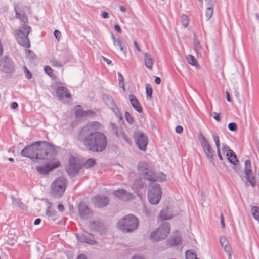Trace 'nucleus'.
<instances>
[{"label":"nucleus","mask_w":259,"mask_h":259,"mask_svg":"<svg viewBox=\"0 0 259 259\" xmlns=\"http://www.w3.org/2000/svg\"><path fill=\"white\" fill-rule=\"evenodd\" d=\"M170 241L171 245H179L181 241V237L180 235H176L172 237Z\"/></svg>","instance_id":"c9c22d12"},{"label":"nucleus","mask_w":259,"mask_h":259,"mask_svg":"<svg viewBox=\"0 0 259 259\" xmlns=\"http://www.w3.org/2000/svg\"><path fill=\"white\" fill-rule=\"evenodd\" d=\"M15 10L16 12V17L21 20L22 23L24 24H26L27 22V18L25 15L24 14H21L18 13L16 8H15Z\"/></svg>","instance_id":"473e14b6"},{"label":"nucleus","mask_w":259,"mask_h":259,"mask_svg":"<svg viewBox=\"0 0 259 259\" xmlns=\"http://www.w3.org/2000/svg\"><path fill=\"white\" fill-rule=\"evenodd\" d=\"M121 133L122 137L123 138V139L127 143H130L131 140H130V138L127 136V135L126 134H125L124 133L122 132V131L121 132Z\"/></svg>","instance_id":"5fc2aeb1"},{"label":"nucleus","mask_w":259,"mask_h":259,"mask_svg":"<svg viewBox=\"0 0 259 259\" xmlns=\"http://www.w3.org/2000/svg\"><path fill=\"white\" fill-rule=\"evenodd\" d=\"M51 64L54 67H61L62 66V65L59 62H57L56 60H52L51 61Z\"/></svg>","instance_id":"864d4df0"},{"label":"nucleus","mask_w":259,"mask_h":259,"mask_svg":"<svg viewBox=\"0 0 259 259\" xmlns=\"http://www.w3.org/2000/svg\"><path fill=\"white\" fill-rule=\"evenodd\" d=\"M56 94L59 99L64 102H68L71 98V94L68 89L64 87H59L56 90Z\"/></svg>","instance_id":"4468645a"},{"label":"nucleus","mask_w":259,"mask_h":259,"mask_svg":"<svg viewBox=\"0 0 259 259\" xmlns=\"http://www.w3.org/2000/svg\"><path fill=\"white\" fill-rule=\"evenodd\" d=\"M194 40H193V45L196 54L198 55L199 52L202 49V46L200 44L199 40L197 39L196 35L195 33H194Z\"/></svg>","instance_id":"bb28decb"},{"label":"nucleus","mask_w":259,"mask_h":259,"mask_svg":"<svg viewBox=\"0 0 259 259\" xmlns=\"http://www.w3.org/2000/svg\"><path fill=\"white\" fill-rule=\"evenodd\" d=\"M146 92L147 97L151 98L152 94V88L149 84L146 85Z\"/></svg>","instance_id":"79ce46f5"},{"label":"nucleus","mask_w":259,"mask_h":259,"mask_svg":"<svg viewBox=\"0 0 259 259\" xmlns=\"http://www.w3.org/2000/svg\"><path fill=\"white\" fill-rule=\"evenodd\" d=\"M220 242L224 251L228 254L229 257H231V247L229 245V242L225 236H221L220 238Z\"/></svg>","instance_id":"aec40b11"},{"label":"nucleus","mask_w":259,"mask_h":259,"mask_svg":"<svg viewBox=\"0 0 259 259\" xmlns=\"http://www.w3.org/2000/svg\"><path fill=\"white\" fill-rule=\"evenodd\" d=\"M84 242L92 245L95 244L96 243L95 240L93 239H91L89 235H87V236L85 238V240Z\"/></svg>","instance_id":"49530a36"},{"label":"nucleus","mask_w":259,"mask_h":259,"mask_svg":"<svg viewBox=\"0 0 259 259\" xmlns=\"http://www.w3.org/2000/svg\"><path fill=\"white\" fill-rule=\"evenodd\" d=\"M110 126L112 128V132L116 136H118L117 127L116 124L113 122L110 123Z\"/></svg>","instance_id":"09e8293b"},{"label":"nucleus","mask_w":259,"mask_h":259,"mask_svg":"<svg viewBox=\"0 0 259 259\" xmlns=\"http://www.w3.org/2000/svg\"><path fill=\"white\" fill-rule=\"evenodd\" d=\"M251 212L254 219L259 222V207L257 206H252L251 209Z\"/></svg>","instance_id":"2f4dec72"},{"label":"nucleus","mask_w":259,"mask_h":259,"mask_svg":"<svg viewBox=\"0 0 259 259\" xmlns=\"http://www.w3.org/2000/svg\"><path fill=\"white\" fill-rule=\"evenodd\" d=\"M78 213L80 218L84 220L90 218L92 215V212L84 203H80L79 204Z\"/></svg>","instance_id":"dca6fc26"},{"label":"nucleus","mask_w":259,"mask_h":259,"mask_svg":"<svg viewBox=\"0 0 259 259\" xmlns=\"http://www.w3.org/2000/svg\"><path fill=\"white\" fill-rule=\"evenodd\" d=\"M213 139L215 142L217 149L220 148V142L219 137L215 134H213Z\"/></svg>","instance_id":"8fccbe9b"},{"label":"nucleus","mask_w":259,"mask_h":259,"mask_svg":"<svg viewBox=\"0 0 259 259\" xmlns=\"http://www.w3.org/2000/svg\"><path fill=\"white\" fill-rule=\"evenodd\" d=\"M95 114V112L92 110L84 111L80 108H77L75 111V115L77 117H87L92 116Z\"/></svg>","instance_id":"412c9836"},{"label":"nucleus","mask_w":259,"mask_h":259,"mask_svg":"<svg viewBox=\"0 0 259 259\" xmlns=\"http://www.w3.org/2000/svg\"><path fill=\"white\" fill-rule=\"evenodd\" d=\"M170 226L168 223L163 222L158 229L150 234V238L153 241H159L165 239L170 232Z\"/></svg>","instance_id":"0eeeda50"},{"label":"nucleus","mask_w":259,"mask_h":259,"mask_svg":"<svg viewBox=\"0 0 259 259\" xmlns=\"http://www.w3.org/2000/svg\"><path fill=\"white\" fill-rule=\"evenodd\" d=\"M114 29L118 32H119V33L121 32V29L120 26L118 24H116L114 25Z\"/></svg>","instance_id":"e2e57ef3"},{"label":"nucleus","mask_w":259,"mask_h":259,"mask_svg":"<svg viewBox=\"0 0 259 259\" xmlns=\"http://www.w3.org/2000/svg\"><path fill=\"white\" fill-rule=\"evenodd\" d=\"M221 220H220V223H221V226L222 228H224L225 227V222H224V217H223V214H222L221 215Z\"/></svg>","instance_id":"052dcab7"},{"label":"nucleus","mask_w":259,"mask_h":259,"mask_svg":"<svg viewBox=\"0 0 259 259\" xmlns=\"http://www.w3.org/2000/svg\"><path fill=\"white\" fill-rule=\"evenodd\" d=\"M24 71L25 72V77L30 79L31 78V74L29 71L27 69V68L25 66L24 67Z\"/></svg>","instance_id":"3c124183"},{"label":"nucleus","mask_w":259,"mask_h":259,"mask_svg":"<svg viewBox=\"0 0 259 259\" xmlns=\"http://www.w3.org/2000/svg\"><path fill=\"white\" fill-rule=\"evenodd\" d=\"M185 256L186 259H199L197 257L195 253L192 252L189 250H187L185 252Z\"/></svg>","instance_id":"e433bc0d"},{"label":"nucleus","mask_w":259,"mask_h":259,"mask_svg":"<svg viewBox=\"0 0 259 259\" xmlns=\"http://www.w3.org/2000/svg\"><path fill=\"white\" fill-rule=\"evenodd\" d=\"M176 132L180 134L183 132V127L182 126L180 125H178L176 127Z\"/></svg>","instance_id":"13d9d810"},{"label":"nucleus","mask_w":259,"mask_h":259,"mask_svg":"<svg viewBox=\"0 0 259 259\" xmlns=\"http://www.w3.org/2000/svg\"><path fill=\"white\" fill-rule=\"evenodd\" d=\"M103 99L106 104L110 108L111 107H113L116 103L113 99V98L107 95H104L103 96Z\"/></svg>","instance_id":"a878e982"},{"label":"nucleus","mask_w":259,"mask_h":259,"mask_svg":"<svg viewBox=\"0 0 259 259\" xmlns=\"http://www.w3.org/2000/svg\"><path fill=\"white\" fill-rule=\"evenodd\" d=\"M100 128L101 124L97 121L89 122L82 128L78 139L87 150L97 153L105 150L107 139L103 133L98 131Z\"/></svg>","instance_id":"f257e3e1"},{"label":"nucleus","mask_w":259,"mask_h":259,"mask_svg":"<svg viewBox=\"0 0 259 259\" xmlns=\"http://www.w3.org/2000/svg\"><path fill=\"white\" fill-rule=\"evenodd\" d=\"M125 118L127 122L130 124H132L134 123V120L133 118L127 111H126L125 113Z\"/></svg>","instance_id":"a19ab883"},{"label":"nucleus","mask_w":259,"mask_h":259,"mask_svg":"<svg viewBox=\"0 0 259 259\" xmlns=\"http://www.w3.org/2000/svg\"><path fill=\"white\" fill-rule=\"evenodd\" d=\"M46 214L48 217L54 216L55 214V211L51 208V206H50L46 210Z\"/></svg>","instance_id":"c03bdc74"},{"label":"nucleus","mask_w":259,"mask_h":259,"mask_svg":"<svg viewBox=\"0 0 259 259\" xmlns=\"http://www.w3.org/2000/svg\"><path fill=\"white\" fill-rule=\"evenodd\" d=\"M162 188L158 184H154L148 193V200L151 204H157L161 199Z\"/></svg>","instance_id":"9d476101"},{"label":"nucleus","mask_w":259,"mask_h":259,"mask_svg":"<svg viewBox=\"0 0 259 259\" xmlns=\"http://www.w3.org/2000/svg\"><path fill=\"white\" fill-rule=\"evenodd\" d=\"M217 154H218V157L219 158V159L220 160H223V157L221 155V151H220V149H217Z\"/></svg>","instance_id":"0e129e2a"},{"label":"nucleus","mask_w":259,"mask_h":259,"mask_svg":"<svg viewBox=\"0 0 259 259\" xmlns=\"http://www.w3.org/2000/svg\"><path fill=\"white\" fill-rule=\"evenodd\" d=\"M139 225L138 219L133 214H128L120 219L117 223V227L124 233H131Z\"/></svg>","instance_id":"7ed1b4c3"},{"label":"nucleus","mask_w":259,"mask_h":259,"mask_svg":"<svg viewBox=\"0 0 259 259\" xmlns=\"http://www.w3.org/2000/svg\"><path fill=\"white\" fill-rule=\"evenodd\" d=\"M44 71L46 72V73L50 77H52L53 76V70L50 66H45Z\"/></svg>","instance_id":"37998d69"},{"label":"nucleus","mask_w":259,"mask_h":259,"mask_svg":"<svg viewBox=\"0 0 259 259\" xmlns=\"http://www.w3.org/2000/svg\"><path fill=\"white\" fill-rule=\"evenodd\" d=\"M76 236L77 238L78 239V240L79 241H80L81 242H84L85 240V238L87 236V235L82 234H80V235L76 234Z\"/></svg>","instance_id":"de8ad7c7"},{"label":"nucleus","mask_w":259,"mask_h":259,"mask_svg":"<svg viewBox=\"0 0 259 259\" xmlns=\"http://www.w3.org/2000/svg\"><path fill=\"white\" fill-rule=\"evenodd\" d=\"M110 109L113 111L116 116L119 118V120H122L121 114L119 108L117 107L116 104Z\"/></svg>","instance_id":"72a5a7b5"},{"label":"nucleus","mask_w":259,"mask_h":259,"mask_svg":"<svg viewBox=\"0 0 259 259\" xmlns=\"http://www.w3.org/2000/svg\"><path fill=\"white\" fill-rule=\"evenodd\" d=\"M207 3L208 7H212L213 8L214 5V0H205Z\"/></svg>","instance_id":"6e6d98bb"},{"label":"nucleus","mask_w":259,"mask_h":259,"mask_svg":"<svg viewBox=\"0 0 259 259\" xmlns=\"http://www.w3.org/2000/svg\"><path fill=\"white\" fill-rule=\"evenodd\" d=\"M228 150H231L230 149L229 147L225 144H223V147H222V150L226 151V153L227 151H228Z\"/></svg>","instance_id":"680f3d73"},{"label":"nucleus","mask_w":259,"mask_h":259,"mask_svg":"<svg viewBox=\"0 0 259 259\" xmlns=\"http://www.w3.org/2000/svg\"><path fill=\"white\" fill-rule=\"evenodd\" d=\"M137 170L140 177L150 181H157V178L152 171L150 166L146 162H140L137 165Z\"/></svg>","instance_id":"39448f33"},{"label":"nucleus","mask_w":259,"mask_h":259,"mask_svg":"<svg viewBox=\"0 0 259 259\" xmlns=\"http://www.w3.org/2000/svg\"><path fill=\"white\" fill-rule=\"evenodd\" d=\"M31 29V28L30 26L25 25L21 26L18 29L16 30V39L20 45L26 48H29L30 47L28 36Z\"/></svg>","instance_id":"423d86ee"},{"label":"nucleus","mask_w":259,"mask_h":259,"mask_svg":"<svg viewBox=\"0 0 259 259\" xmlns=\"http://www.w3.org/2000/svg\"><path fill=\"white\" fill-rule=\"evenodd\" d=\"M173 215L168 208H163L159 213V218L162 220H167L171 219Z\"/></svg>","instance_id":"393cba45"},{"label":"nucleus","mask_w":259,"mask_h":259,"mask_svg":"<svg viewBox=\"0 0 259 259\" xmlns=\"http://www.w3.org/2000/svg\"><path fill=\"white\" fill-rule=\"evenodd\" d=\"M198 139L207 158L214 165V155L211 145L201 132L199 133Z\"/></svg>","instance_id":"6e6552de"},{"label":"nucleus","mask_w":259,"mask_h":259,"mask_svg":"<svg viewBox=\"0 0 259 259\" xmlns=\"http://www.w3.org/2000/svg\"><path fill=\"white\" fill-rule=\"evenodd\" d=\"M186 59L189 64L195 66L196 68L199 67V65L197 62V60L193 56L191 55H188L186 57Z\"/></svg>","instance_id":"cd10ccee"},{"label":"nucleus","mask_w":259,"mask_h":259,"mask_svg":"<svg viewBox=\"0 0 259 259\" xmlns=\"http://www.w3.org/2000/svg\"><path fill=\"white\" fill-rule=\"evenodd\" d=\"M133 137L139 148L145 151L148 144L147 136L143 132L137 131L134 133Z\"/></svg>","instance_id":"9b49d317"},{"label":"nucleus","mask_w":259,"mask_h":259,"mask_svg":"<svg viewBox=\"0 0 259 259\" xmlns=\"http://www.w3.org/2000/svg\"><path fill=\"white\" fill-rule=\"evenodd\" d=\"M226 157L230 163L233 165H237L238 161L236 154L232 150H228L226 153Z\"/></svg>","instance_id":"4be33fe9"},{"label":"nucleus","mask_w":259,"mask_h":259,"mask_svg":"<svg viewBox=\"0 0 259 259\" xmlns=\"http://www.w3.org/2000/svg\"><path fill=\"white\" fill-rule=\"evenodd\" d=\"M54 36L55 37V38L58 40H59L61 37V32L58 30H55L54 32Z\"/></svg>","instance_id":"603ef678"},{"label":"nucleus","mask_w":259,"mask_h":259,"mask_svg":"<svg viewBox=\"0 0 259 259\" xmlns=\"http://www.w3.org/2000/svg\"><path fill=\"white\" fill-rule=\"evenodd\" d=\"M182 23L185 27H187L189 24V19L188 16L183 14L181 17Z\"/></svg>","instance_id":"4c0bfd02"},{"label":"nucleus","mask_w":259,"mask_h":259,"mask_svg":"<svg viewBox=\"0 0 259 259\" xmlns=\"http://www.w3.org/2000/svg\"><path fill=\"white\" fill-rule=\"evenodd\" d=\"M93 201L95 206L99 208L106 207L109 202L107 197L101 196L95 197Z\"/></svg>","instance_id":"a211bd4d"},{"label":"nucleus","mask_w":259,"mask_h":259,"mask_svg":"<svg viewBox=\"0 0 259 259\" xmlns=\"http://www.w3.org/2000/svg\"><path fill=\"white\" fill-rule=\"evenodd\" d=\"M25 54L27 58L30 60H33L35 58L34 54L30 50L26 49L25 50Z\"/></svg>","instance_id":"ea45409f"},{"label":"nucleus","mask_w":259,"mask_h":259,"mask_svg":"<svg viewBox=\"0 0 259 259\" xmlns=\"http://www.w3.org/2000/svg\"><path fill=\"white\" fill-rule=\"evenodd\" d=\"M213 12V8L208 7L206 8L205 11V16L206 20L208 21L212 16Z\"/></svg>","instance_id":"f704fd0d"},{"label":"nucleus","mask_w":259,"mask_h":259,"mask_svg":"<svg viewBox=\"0 0 259 259\" xmlns=\"http://www.w3.org/2000/svg\"><path fill=\"white\" fill-rule=\"evenodd\" d=\"M119 82L124 81V78L120 73H118Z\"/></svg>","instance_id":"338daca9"},{"label":"nucleus","mask_w":259,"mask_h":259,"mask_svg":"<svg viewBox=\"0 0 259 259\" xmlns=\"http://www.w3.org/2000/svg\"><path fill=\"white\" fill-rule=\"evenodd\" d=\"M244 172L245 177L247 182L249 183L253 187H254L256 185L255 178L251 169V162L249 160L245 161Z\"/></svg>","instance_id":"ddd939ff"},{"label":"nucleus","mask_w":259,"mask_h":259,"mask_svg":"<svg viewBox=\"0 0 259 259\" xmlns=\"http://www.w3.org/2000/svg\"><path fill=\"white\" fill-rule=\"evenodd\" d=\"M58 209L60 212L63 211V210H64V206L62 204H59L58 205Z\"/></svg>","instance_id":"774afa93"},{"label":"nucleus","mask_w":259,"mask_h":259,"mask_svg":"<svg viewBox=\"0 0 259 259\" xmlns=\"http://www.w3.org/2000/svg\"><path fill=\"white\" fill-rule=\"evenodd\" d=\"M55 151L54 147L47 142L37 141L26 147L21 151L23 157L31 159H54Z\"/></svg>","instance_id":"f03ea898"},{"label":"nucleus","mask_w":259,"mask_h":259,"mask_svg":"<svg viewBox=\"0 0 259 259\" xmlns=\"http://www.w3.org/2000/svg\"><path fill=\"white\" fill-rule=\"evenodd\" d=\"M95 164V160L91 158L88 159L84 164V166L87 168L93 167Z\"/></svg>","instance_id":"58836bf2"},{"label":"nucleus","mask_w":259,"mask_h":259,"mask_svg":"<svg viewBox=\"0 0 259 259\" xmlns=\"http://www.w3.org/2000/svg\"><path fill=\"white\" fill-rule=\"evenodd\" d=\"M67 180L64 177L57 178L51 185V194L55 197H60L64 193Z\"/></svg>","instance_id":"20e7f679"},{"label":"nucleus","mask_w":259,"mask_h":259,"mask_svg":"<svg viewBox=\"0 0 259 259\" xmlns=\"http://www.w3.org/2000/svg\"><path fill=\"white\" fill-rule=\"evenodd\" d=\"M113 194L116 197L124 201H127L132 199V194L127 192L125 190L120 189L113 192Z\"/></svg>","instance_id":"f3484780"},{"label":"nucleus","mask_w":259,"mask_h":259,"mask_svg":"<svg viewBox=\"0 0 259 259\" xmlns=\"http://www.w3.org/2000/svg\"><path fill=\"white\" fill-rule=\"evenodd\" d=\"M214 119L216 121L219 122L220 121V120H221L220 114L218 113H216V112H214Z\"/></svg>","instance_id":"bf43d9fd"},{"label":"nucleus","mask_w":259,"mask_h":259,"mask_svg":"<svg viewBox=\"0 0 259 259\" xmlns=\"http://www.w3.org/2000/svg\"><path fill=\"white\" fill-rule=\"evenodd\" d=\"M228 128L231 131H236L237 130V124L234 122H231L228 124Z\"/></svg>","instance_id":"a18cd8bd"},{"label":"nucleus","mask_w":259,"mask_h":259,"mask_svg":"<svg viewBox=\"0 0 259 259\" xmlns=\"http://www.w3.org/2000/svg\"><path fill=\"white\" fill-rule=\"evenodd\" d=\"M142 179L143 178L140 177L135 180L133 185V188L134 189L137 190L143 188L144 183L143 182Z\"/></svg>","instance_id":"c756f323"},{"label":"nucleus","mask_w":259,"mask_h":259,"mask_svg":"<svg viewBox=\"0 0 259 259\" xmlns=\"http://www.w3.org/2000/svg\"><path fill=\"white\" fill-rule=\"evenodd\" d=\"M158 179V180L163 181L166 179V175L163 173L160 174V176H156Z\"/></svg>","instance_id":"4d7b16f0"},{"label":"nucleus","mask_w":259,"mask_h":259,"mask_svg":"<svg viewBox=\"0 0 259 259\" xmlns=\"http://www.w3.org/2000/svg\"><path fill=\"white\" fill-rule=\"evenodd\" d=\"M12 199L13 200V204L14 206L19 207L22 209H26V206L24 204H22L19 199L15 198L14 196L12 197Z\"/></svg>","instance_id":"7c9ffc66"},{"label":"nucleus","mask_w":259,"mask_h":259,"mask_svg":"<svg viewBox=\"0 0 259 259\" xmlns=\"http://www.w3.org/2000/svg\"><path fill=\"white\" fill-rule=\"evenodd\" d=\"M129 98L132 107L139 113L142 112V108L138 100L134 95H130Z\"/></svg>","instance_id":"6ab92c4d"},{"label":"nucleus","mask_w":259,"mask_h":259,"mask_svg":"<svg viewBox=\"0 0 259 259\" xmlns=\"http://www.w3.org/2000/svg\"><path fill=\"white\" fill-rule=\"evenodd\" d=\"M144 56L145 66L150 70H152L154 61L151 55L148 53H144Z\"/></svg>","instance_id":"5701e85b"},{"label":"nucleus","mask_w":259,"mask_h":259,"mask_svg":"<svg viewBox=\"0 0 259 259\" xmlns=\"http://www.w3.org/2000/svg\"><path fill=\"white\" fill-rule=\"evenodd\" d=\"M60 165V162L58 161H56L52 164H47L45 166H38L36 167L37 171L40 174L46 175L49 173L51 171L54 169L57 168Z\"/></svg>","instance_id":"2eb2a0df"},{"label":"nucleus","mask_w":259,"mask_h":259,"mask_svg":"<svg viewBox=\"0 0 259 259\" xmlns=\"http://www.w3.org/2000/svg\"><path fill=\"white\" fill-rule=\"evenodd\" d=\"M0 71L8 76H10L14 73L15 67L11 58L4 56L0 59Z\"/></svg>","instance_id":"1a4fd4ad"},{"label":"nucleus","mask_w":259,"mask_h":259,"mask_svg":"<svg viewBox=\"0 0 259 259\" xmlns=\"http://www.w3.org/2000/svg\"><path fill=\"white\" fill-rule=\"evenodd\" d=\"M91 227L95 228V229L99 232L102 231L104 229V226L102 222H93L91 223Z\"/></svg>","instance_id":"c85d7f7f"},{"label":"nucleus","mask_w":259,"mask_h":259,"mask_svg":"<svg viewBox=\"0 0 259 259\" xmlns=\"http://www.w3.org/2000/svg\"><path fill=\"white\" fill-rule=\"evenodd\" d=\"M68 166L67 167V172L70 175H74L77 173L81 169L82 164L79 159L74 156H70L68 159Z\"/></svg>","instance_id":"f8f14e48"},{"label":"nucleus","mask_w":259,"mask_h":259,"mask_svg":"<svg viewBox=\"0 0 259 259\" xmlns=\"http://www.w3.org/2000/svg\"><path fill=\"white\" fill-rule=\"evenodd\" d=\"M111 38L113 42L114 46H118L124 54H126V48L125 46L122 45V42L119 37L115 38L113 34L111 33Z\"/></svg>","instance_id":"b1692460"},{"label":"nucleus","mask_w":259,"mask_h":259,"mask_svg":"<svg viewBox=\"0 0 259 259\" xmlns=\"http://www.w3.org/2000/svg\"><path fill=\"white\" fill-rule=\"evenodd\" d=\"M101 16L103 18H108L109 17V14L106 12H103L102 13Z\"/></svg>","instance_id":"69168bd1"}]
</instances>
